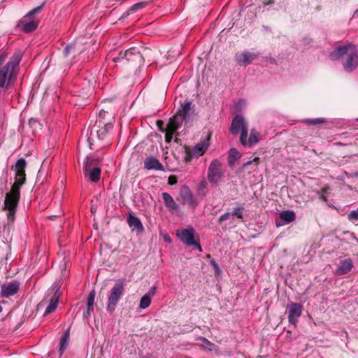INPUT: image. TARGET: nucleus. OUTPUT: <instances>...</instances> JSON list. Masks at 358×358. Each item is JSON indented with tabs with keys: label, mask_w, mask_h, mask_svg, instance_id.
<instances>
[{
	"label": "nucleus",
	"mask_w": 358,
	"mask_h": 358,
	"mask_svg": "<svg viewBox=\"0 0 358 358\" xmlns=\"http://www.w3.org/2000/svg\"><path fill=\"white\" fill-rule=\"evenodd\" d=\"M22 55L20 53L14 54L10 60L0 68V95L3 97L6 95V91L15 82L17 75V69Z\"/></svg>",
	"instance_id": "f257e3e1"
},
{
	"label": "nucleus",
	"mask_w": 358,
	"mask_h": 358,
	"mask_svg": "<svg viewBox=\"0 0 358 358\" xmlns=\"http://www.w3.org/2000/svg\"><path fill=\"white\" fill-rule=\"evenodd\" d=\"M329 58L331 60L341 59L345 71L351 72L358 65V50L351 43L339 45L329 54Z\"/></svg>",
	"instance_id": "f03ea898"
},
{
	"label": "nucleus",
	"mask_w": 358,
	"mask_h": 358,
	"mask_svg": "<svg viewBox=\"0 0 358 358\" xmlns=\"http://www.w3.org/2000/svg\"><path fill=\"white\" fill-rule=\"evenodd\" d=\"M25 180H15L10 189L6 194L3 209L7 211V217L13 223L15 218V213L20 197V188Z\"/></svg>",
	"instance_id": "7ed1b4c3"
},
{
	"label": "nucleus",
	"mask_w": 358,
	"mask_h": 358,
	"mask_svg": "<svg viewBox=\"0 0 358 358\" xmlns=\"http://www.w3.org/2000/svg\"><path fill=\"white\" fill-rule=\"evenodd\" d=\"M124 279H118L109 291L108 295L107 310L113 313L124 294Z\"/></svg>",
	"instance_id": "20e7f679"
},
{
	"label": "nucleus",
	"mask_w": 358,
	"mask_h": 358,
	"mask_svg": "<svg viewBox=\"0 0 358 358\" xmlns=\"http://www.w3.org/2000/svg\"><path fill=\"white\" fill-rule=\"evenodd\" d=\"M176 234L180 241L187 246H194L199 252L202 251L199 236L192 226L189 225L186 229H177Z\"/></svg>",
	"instance_id": "39448f33"
},
{
	"label": "nucleus",
	"mask_w": 358,
	"mask_h": 358,
	"mask_svg": "<svg viewBox=\"0 0 358 358\" xmlns=\"http://www.w3.org/2000/svg\"><path fill=\"white\" fill-rule=\"evenodd\" d=\"M83 174L86 179H100L101 161L93 156L87 157L83 166Z\"/></svg>",
	"instance_id": "423d86ee"
},
{
	"label": "nucleus",
	"mask_w": 358,
	"mask_h": 358,
	"mask_svg": "<svg viewBox=\"0 0 358 358\" xmlns=\"http://www.w3.org/2000/svg\"><path fill=\"white\" fill-rule=\"evenodd\" d=\"M241 131L240 141L241 144L246 143V138H248V126L241 115H236L232 120L230 132L233 135L238 134Z\"/></svg>",
	"instance_id": "0eeeda50"
},
{
	"label": "nucleus",
	"mask_w": 358,
	"mask_h": 358,
	"mask_svg": "<svg viewBox=\"0 0 358 358\" xmlns=\"http://www.w3.org/2000/svg\"><path fill=\"white\" fill-rule=\"evenodd\" d=\"M176 199L180 204L187 206L192 209H194L199 204V201L194 198L190 189L186 185L180 188Z\"/></svg>",
	"instance_id": "6e6552de"
},
{
	"label": "nucleus",
	"mask_w": 358,
	"mask_h": 358,
	"mask_svg": "<svg viewBox=\"0 0 358 358\" xmlns=\"http://www.w3.org/2000/svg\"><path fill=\"white\" fill-rule=\"evenodd\" d=\"M209 146L208 139L198 143L191 150L186 152L185 160L190 161L192 158H198L203 155Z\"/></svg>",
	"instance_id": "1a4fd4ad"
},
{
	"label": "nucleus",
	"mask_w": 358,
	"mask_h": 358,
	"mask_svg": "<svg viewBox=\"0 0 358 358\" xmlns=\"http://www.w3.org/2000/svg\"><path fill=\"white\" fill-rule=\"evenodd\" d=\"M289 323L296 325L299 317L301 315L303 306L298 303L292 302L287 307Z\"/></svg>",
	"instance_id": "9d476101"
},
{
	"label": "nucleus",
	"mask_w": 358,
	"mask_h": 358,
	"mask_svg": "<svg viewBox=\"0 0 358 358\" xmlns=\"http://www.w3.org/2000/svg\"><path fill=\"white\" fill-rule=\"evenodd\" d=\"M99 126L94 125L91 129L90 135L88 138V141L90 143L91 141H94V138L96 136L99 140H102L105 138L108 131L111 130L113 127L112 123L104 124L103 127L99 128Z\"/></svg>",
	"instance_id": "9b49d317"
},
{
	"label": "nucleus",
	"mask_w": 358,
	"mask_h": 358,
	"mask_svg": "<svg viewBox=\"0 0 358 358\" xmlns=\"http://www.w3.org/2000/svg\"><path fill=\"white\" fill-rule=\"evenodd\" d=\"M20 289V283L17 280H12L4 284L1 287V296L8 298L17 294Z\"/></svg>",
	"instance_id": "f8f14e48"
},
{
	"label": "nucleus",
	"mask_w": 358,
	"mask_h": 358,
	"mask_svg": "<svg viewBox=\"0 0 358 358\" xmlns=\"http://www.w3.org/2000/svg\"><path fill=\"white\" fill-rule=\"evenodd\" d=\"M185 119V122L187 123L192 120L194 114V105L190 101H185L181 104L180 108L178 111Z\"/></svg>",
	"instance_id": "ddd939ff"
},
{
	"label": "nucleus",
	"mask_w": 358,
	"mask_h": 358,
	"mask_svg": "<svg viewBox=\"0 0 358 358\" xmlns=\"http://www.w3.org/2000/svg\"><path fill=\"white\" fill-rule=\"evenodd\" d=\"M354 266L353 261L350 258H346L340 261L334 273L336 275H343L348 273Z\"/></svg>",
	"instance_id": "4468645a"
},
{
	"label": "nucleus",
	"mask_w": 358,
	"mask_h": 358,
	"mask_svg": "<svg viewBox=\"0 0 358 358\" xmlns=\"http://www.w3.org/2000/svg\"><path fill=\"white\" fill-rule=\"evenodd\" d=\"M126 62H136L141 63L143 60V54L138 48L133 47L124 52Z\"/></svg>",
	"instance_id": "2eb2a0df"
},
{
	"label": "nucleus",
	"mask_w": 358,
	"mask_h": 358,
	"mask_svg": "<svg viewBox=\"0 0 358 358\" xmlns=\"http://www.w3.org/2000/svg\"><path fill=\"white\" fill-rule=\"evenodd\" d=\"M296 219V215L292 210H285L280 213L279 220H275V225L279 227L287 224Z\"/></svg>",
	"instance_id": "dca6fc26"
},
{
	"label": "nucleus",
	"mask_w": 358,
	"mask_h": 358,
	"mask_svg": "<svg viewBox=\"0 0 358 358\" xmlns=\"http://www.w3.org/2000/svg\"><path fill=\"white\" fill-rule=\"evenodd\" d=\"M127 222L132 231H136L138 233L143 231L144 227L141 221L138 217L134 215L132 213H129L128 215Z\"/></svg>",
	"instance_id": "f3484780"
},
{
	"label": "nucleus",
	"mask_w": 358,
	"mask_h": 358,
	"mask_svg": "<svg viewBox=\"0 0 358 358\" xmlns=\"http://www.w3.org/2000/svg\"><path fill=\"white\" fill-rule=\"evenodd\" d=\"M256 57V54L250 52L248 51H244L240 54H236V62H238V64L243 66H248Z\"/></svg>",
	"instance_id": "a211bd4d"
},
{
	"label": "nucleus",
	"mask_w": 358,
	"mask_h": 358,
	"mask_svg": "<svg viewBox=\"0 0 358 358\" xmlns=\"http://www.w3.org/2000/svg\"><path fill=\"white\" fill-rule=\"evenodd\" d=\"M26 166V161L23 158H21L16 162L15 166L12 167V171L15 172V179H26L24 172Z\"/></svg>",
	"instance_id": "6ab92c4d"
},
{
	"label": "nucleus",
	"mask_w": 358,
	"mask_h": 358,
	"mask_svg": "<svg viewBox=\"0 0 358 358\" xmlns=\"http://www.w3.org/2000/svg\"><path fill=\"white\" fill-rule=\"evenodd\" d=\"M144 166L148 170L162 171L163 165L154 157H148L144 160Z\"/></svg>",
	"instance_id": "aec40b11"
},
{
	"label": "nucleus",
	"mask_w": 358,
	"mask_h": 358,
	"mask_svg": "<svg viewBox=\"0 0 358 358\" xmlns=\"http://www.w3.org/2000/svg\"><path fill=\"white\" fill-rule=\"evenodd\" d=\"M183 122H185L183 117L181 114L177 113L170 119L168 124V129L171 130L172 134H174L179 129Z\"/></svg>",
	"instance_id": "412c9836"
},
{
	"label": "nucleus",
	"mask_w": 358,
	"mask_h": 358,
	"mask_svg": "<svg viewBox=\"0 0 358 358\" xmlns=\"http://www.w3.org/2000/svg\"><path fill=\"white\" fill-rule=\"evenodd\" d=\"M30 17H26V15L24 17V20L21 22V27L22 30L26 33H30L36 29L38 27V21L32 19L30 20Z\"/></svg>",
	"instance_id": "4be33fe9"
},
{
	"label": "nucleus",
	"mask_w": 358,
	"mask_h": 358,
	"mask_svg": "<svg viewBox=\"0 0 358 358\" xmlns=\"http://www.w3.org/2000/svg\"><path fill=\"white\" fill-rule=\"evenodd\" d=\"M162 199L164 200L165 206H166L169 211L173 213L175 210H178V204L176 203L173 197L169 193H162Z\"/></svg>",
	"instance_id": "5701e85b"
},
{
	"label": "nucleus",
	"mask_w": 358,
	"mask_h": 358,
	"mask_svg": "<svg viewBox=\"0 0 358 358\" xmlns=\"http://www.w3.org/2000/svg\"><path fill=\"white\" fill-rule=\"evenodd\" d=\"M96 293L94 289H92L88 295L87 301V310L83 313V316L86 318L89 317L91 315V313L94 310V303L95 299Z\"/></svg>",
	"instance_id": "b1692460"
},
{
	"label": "nucleus",
	"mask_w": 358,
	"mask_h": 358,
	"mask_svg": "<svg viewBox=\"0 0 358 358\" xmlns=\"http://www.w3.org/2000/svg\"><path fill=\"white\" fill-rule=\"evenodd\" d=\"M221 163L217 159L211 162L208 168V177L215 178L220 177Z\"/></svg>",
	"instance_id": "393cba45"
},
{
	"label": "nucleus",
	"mask_w": 358,
	"mask_h": 358,
	"mask_svg": "<svg viewBox=\"0 0 358 358\" xmlns=\"http://www.w3.org/2000/svg\"><path fill=\"white\" fill-rule=\"evenodd\" d=\"M59 297V294H57V292H56L50 300L49 305L48 306L45 310V315L52 313L56 310L57 307Z\"/></svg>",
	"instance_id": "a878e982"
},
{
	"label": "nucleus",
	"mask_w": 358,
	"mask_h": 358,
	"mask_svg": "<svg viewBox=\"0 0 358 358\" xmlns=\"http://www.w3.org/2000/svg\"><path fill=\"white\" fill-rule=\"evenodd\" d=\"M259 133L255 129H252L250 134L249 138H246V143L242 144L244 146H252L259 142Z\"/></svg>",
	"instance_id": "bb28decb"
},
{
	"label": "nucleus",
	"mask_w": 358,
	"mask_h": 358,
	"mask_svg": "<svg viewBox=\"0 0 358 358\" xmlns=\"http://www.w3.org/2000/svg\"><path fill=\"white\" fill-rule=\"evenodd\" d=\"M69 336H70V334H69V331L68 330L63 334V335L62 336V337L60 338L59 352H60L61 355L64 352V351L66 350V349L69 345Z\"/></svg>",
	"instance_id": "cd10ccee"
},
{
	"label": "nucleus",
	"mask_w": 358,
	"mask_h": 358,
	"mask_svg": "<svg viewBox=\"0 0 358 358\" xmlns=\"http://www.w3.org/2000/svg\"><path fill=\"white\" fill-rule=\"evenodd\" d=\"M240 157V152L235 148H231L228 156V162L229 165L233 166Z\"/></svg>",
	"instance_id": "c85d7f7f"
},
{
	"label": "nucleus",
	"mask_w": 358,
	"mask_h": 358,
	"mask_svg": "<svg viewBox=\"0 0 358 358\" xmlns=\"http://www.w3.org/2000/svg\"><path fill=\"white\" fill-rule=\"evenodd\" d=\"M152 299L148 295H144L141 298L139 307L141 309H145L148 308L151 303Z\"/></svg>",
	"instance_id": "c756f323"
},
{
	"label": "nucleus",
	"mask_w": 358,
	"mask_h": 358,
	"mask_svg": "<svg viewBox=\"0 0 358 358\" xmlns=\"http://www.w3.org/2000/svg\"><path fill=\"white\" fill-rule=\"evenodd\" d=\"M199 340L202 342L201 345L204 348H207L210 351H212L215 346V344H213V343H211L210 341H209L207 338H206L204 337H200Z\"/></svg>",
	"instance_id": "7c9ffc66"
},
{
	"label": "nucleus",
	"mask_w": 358,
	"mask_h": 358,
	"mask_svg": "<svg viewBox=\"0 0 358 358\" xmlns=\"http://www.w3.org/2000/svg\"><path fill=\"white\" fill-rule=\"evenodd\" d=\"M325 119L322 117L320 118H313V119H306L304 120V122L309 125H315L319 124L325 122Z\"/></svg>",
	"instance_id": "2f4dec72"
},
{
	"label": "nucleus",
	"mask_w": 358,
	"mask_h": 358,
	"mask_svg": "<svg viewBox=\"0 0 358 358\" xmlns=\"http://www.w3.org/2000/svg\"><path fill=\"white\" fill-rule=\"evenodd\" d=\"M206 180H201L197 189V192L199 195H201L202 196H204L206 195L205 189H206Z\"/></svg>",
	"instance_id": "473e14b6"
},
{
	"label": "nucleus",
	"mask_w": 358,
	"mask_h": 358,
	"mask_svg": "<svg viewBox=\"0 0 358 358\" xmlns=\"http://www.w3.org/2000/svg\"><path fill=\"white\" fill-rule=\"evenodd\" d=\"M259 161V157H255L253 160L248 161L243 164V168L246 169L249 165H252L254 169H257Z\"/></svg>",
	"instance_id": "72a5a7b5"
},
{
	"label": "nucleus",
	"mask_w": 358,
	"mask_h": 358,
	"mask_svg": "<svg viewBox=\"0 0 358 358\" xmlns=\"http://www.w3.org/2000/svg\"><path fill=\"white\" fill-rule=\"evenodd\" d=\"M45 4V2H43L41 6H37L36 8H34L31 10H30L27 15L26 17H31L32 15L38 13L42 10L43 6Z\"/></svg>",
	"instance_id": "f704fd0d"
},
{
	"label": "nucleus",
	"mask_w": 358,
	"mask_h": 358,
	"mask_svg": "<svg viewBox=\"0 0 358 358\" xmlns=\"http://www.w3.org/2000/svg\"><path fill=\"white\" fill-rule=\"evenodd\" d=\"M350 221L355 222H358V210H352L348 215Z\"/></svg>",
	"instance_id": "c9c22d12"
},
{
	"label": "nucleus",
	"mask_w": 358,
	"mask_h": 358,
	"mask_svg": "<svg viewBox=\"0 0 358 358\" xmlns=\"http://www.w3.org/2000/svg\"><path fill=\"white\" fill-rule=\"evenodd\" d=\"M145 5H146V3L145 2H139L137 3H135L129 8V11L131 13H134L136 10L144 8L145 6Z\"/></svg>",
	"instance_id": "e433bc0d"
},
{
	"label": "nucleus",
	"mask_w": 358,
	"mask_h": 358,
	"mask_svg": "<svg viewBox=\"0 0 358 358\" xmlns=\"http://www.w3.org/2000/svg\"><path fill=\"white\" fill-rule=\"evenodd\" d=\"M231 215L236 216L238 218L243 217V208L237 207L233 209L231 212Z\"/></svg>",
	"instance_id": "4c0bfd02"
},
{
	"label": "nucleus",
	"mask_w": 358,
	"mask_h": 358,
	"mask_svg": "<svg viewBox=\"0 0 358 358\" xmlns=\"http://www.w3.org/2000/svg\"><path fill=\"white\" fill-rule=\"evenodd\" d=\"M74 48H75V45H73V44L67 45L64 50V56H66V57L68 56L69 55L70 52L71 51V50H73Z\"/></svg>",
	"instance_id": "58836bf2"
},
{
	"label": "nucleus",
	"mask_w": 358,
	"mask_h": 358,
	"mask_svg": "<svg viewBox=\"0 0 358 358\" xmlns=\"http://www.w3.org/2000/svg\"><path fill=\"white\" fill-rule=\"evenodd\" d=\"M210 265L213 267L215 273L219 274L220 273V268L219 267L218 264L215 262V259L210 260Z\"/></svg>",
	"instance_id": "ea45409f"
},
{
	"label": "nucleus",
	"mask_w": 358,
	"mask_h": 358,
	"mask_svg": "<svg viewBox=\"0 0 358 358\" xmlns=\"http://www.w3.org/2000/svg\"><path fill=\"white\" fill-rule=\"evenodd\" d=\"M157 289V286L153 285L152 287H150L148 292L147 294H145V295H148L152 299V297L156 294Z\"/></svg>",
	"instance_id": "a19ab883"
},
{
	"label": "nucleus",
	"mask_w": 358,
	"mask_h": 358,
	"mask_svg": "<svg viewBox=\"0 0 358 358\" xmlns=\"http://www.w3.org/2000/svg\"><path fill=\"white\" fill-rule=\"evenodd\" d=\"M122 60H125V57L124 56V52H122V51L119 52V55L117 57H115L113 59V61L115 63L119 62Z\"/></svg>",
	"instance_id": "79ce46f5"
},
{
	"label": "nucleus",
	"mask_w": 358,
	"mask_h": 358,
	"mask_svg": "<svg viewBox=\"0 0 358 358\" xmlns=\"http://www.w3.org/2000/svg\"><path fill=\"white\" fill-rule=\"evenodd\" d=\"M328 187H323L321 190V193H320V198L323 201H327V197L325 196V194L327 192V190H328Z\"/></svg>",
	"instance_id": "37998d69"
},
{
	"label": "nucleus",
	"mask_w": 358,
	"mask_h": 358,
	"mask_svg": "<svg viewBox=\"0 0 358 358\" xmlns=\"http://www.w3.org/2000/svg\"><path fill=\"white\" fill-rule=\"evenodd\" d=\"M231 215V213H226L222 214L220 217V222H223V221H225V220L229 219Z\"/></svg>",
	"instance_id": "c03bdc74"
},
{
	"label": "nucleus",
	"mask_w": 358,
	"mask_h": 358,
	"mask_svg": "<svg viewBox=\"0 0 358 358\" xmlns=\"http://www.w3.org/2000/svg\"><path fill=\"white\" fill-rule=\"evenodd\" d=\"M174 134H172V132L171 131L170 129H168V131L166 134V141H170L171 138H172V136Z\"/></svg>",
	"instance_id": "a18cd8bd"
},
{
	"label": "nucleus",
	"mask_w": 358,
	"mask_h": 358,
	"mask_svg": "<svg viewBox=\"0 0 358 358\" xmlns=\"http://www.w3.org/2000/svg\"><path fill=\"white\" fill-rule=\"evenodd\" d=\"M38 123V120L37 119H35V118H31L29 120V125L30 127H33L34 124H37Z\"/></svg>",
	"instance_id": "49530a36"
},
{
	"label": "nucleus",
	"mask_w": 358,
	"mask_h": 358,
	"mask_svg": "<svg viewBox=\"0 0 358 358\" xmlns=\"http://www.w3.org/2000/svg\"><path fill=\"white\" fill-rule=\"evenodd\" d=\"M106 115V112L103 110H101L99 113V117L100 119H103Z\"/></svg>",
	"instance_id": "de8ad7c7"
},
{
	"label": "nucleus",
	"mask_w": 358,
	"mask_h": 358,
	"mask_svg": "<svg viewBox=\"0 0 358 358\" xmlns=\"http://www.w3.org/2000/svg\"><path fill=\"white\" fill-rule=\"evenodd\" d=\"M177 181H178V180H169V184L170 185H175V184H176V183H177Z\"/></svg>",
	"instance_id": "09e8293b"
},
{
	"label": "nucleus",
	"mask_w": 358,
	"mask_h": 358,
	"mask_svg": "<svg viewBox=\"0 0 358 358\" xmlns=\"http://www.w3.org/2000/svg\"><path fill=\"white\" fill-rule=\"evenodd\" d=\"M164 240H165L166 242H168V243H171V238H170L169 236H166V237L164 238Z\"/></svg>",
	"instance_id": "8fccbe9b"
},
{
	"label": "nucleus",
	"mask_w": 358,
	"mask_h": 358,
	"mask_svg": "<svg viewBox=\"0 0 358 358\" xmlns=\"http://www.w3.org/2000/svg\"><path fill=\"white\" fill-rule=\"evenodd\" d=\"M352 176L358 178V171L355 172Z\"/></svg>",
	"instance_id": "3c124183"
},
{
	"label": "nucleus",
	"mask_w": 358,
	"mask_h": 358,
	"mask_svg": "<svg viewBox=\"0 0 358 358\" xmlns=\"http://www.w3.org/2000/svg\"><path fill=\"white\" fill-rule=\"evenodd\" d=\"M303 41L307 43H310V40L308 38H304Z\"/></svg>",
	"instance_id": "603ef678"
},
{
	"label": "nucleus",
	"mask_w": 358,
	"mask_h": 358,
	"mask_svg": "<svg viewBox=\"0 0 358 358\" xmlns=\"http://www.w3.org/2000/svg\"><path fill=\"white\" fill-rule=\"evenodd\" d=\"M168 179L171 180V179H176V178L175 176H171L169 177Z\"/></svg>",
	"instance_id": "864d4df0"
},
{
	"label": "nucleus",
	"mask_w": 358,
	"mask_h": 358,
	"mask_svg": "<svg viewBox=\"0 0 358 358\" xmlns=\"http://www.w3.org/2000/svg\"><path fill=\"white\" fill-rule=\"evenodd\" d=\"M212 182H213L214 183H216L217 180H211Z\"/></svg>",
	"instance_id": "5fc2aeb1"
},
{
	"label": "nucleus",
	"mask_w": 358,
	"mask_h": 358,
	"mask_svg": "<svg viewBox=\"0 0 358 358\" xmlns=\"http://www.w3.org/2000/svg\"><path fill=\"white\" fill-rule=\"evenodd\" d=\"M357 120H358V119H357Z\"/></svg>",
	"instance_id": "6e6d98bb"
}]
</instances>
